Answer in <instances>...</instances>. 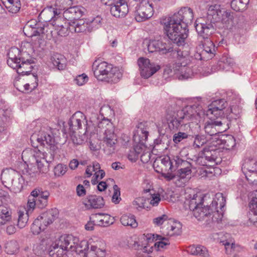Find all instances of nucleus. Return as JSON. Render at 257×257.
<instances>
[{"label": "nucleus", "instance_id": "1", "mask_svg": "<svg viewBox=\"0 0 257 257\" xmlns=\"http://www.w3.org/2000/svg\"><path fill=\"white\" fill-rule=\"evenodd\" d=\"M30 140L33 147L37 148L39 144L49 149L50 152L47 154L38 149H26L23 152V161L37 166V170L29 168L23 172L24 175L29 178L35 177L39 173H46L49 171L48 164L54 160L58 150V143L50 128H42L38 134H33Z\"/></svg>", "mask_w": 257, "mask_h": 257}, {"label": "nucleus", "instance_id": "2", "mask_svg": "<svg viewBox=\"0 0 257 257\" xmlns=\"http://www.w3.org/2000/svg\"><path fill=\"white\" fill-rule=\"evenodd\" d=\"M193 19L192 10L188 7L181 9L170 17L162 18L164 33L168 38L178 46H183L188 36V25Z\"/></svg>", "mask_w": 257, "mask_h": 257}, {"label": "nucleus", "instance_id": "3", "mask_svg": "<svg viewBox=\"0 0 257 257\" xmlns=\"http://www.w3.org/2000/svg\"><path fill=\"white\" fill-rule=\"evenodd\" d=\"M193 102L194 104L188 105L177 112L167 111L166 118L170 127L183 130L182 127L187 125L190 121L198 123L201 121L205 115L201 98H194Z\"/></svg>", "mask_w": 257, "mask_h": 257}, {"label": "nucleus", "instance_id": "4", "mask_svg": "<svg viewBox=\"0 0 257 257\" xmlns=\"http://www.w3.org/2000/svg\"><path fill=\"white\" fill-rule=\"evenodd\" d=\"M92 70L95 78L108 83H117L122 74L117 67L104 61H95L92 64Z\"/></svg>", "mask_w": 257, "mask_h": 257}, {"label": "nucleus", "instance_id": "5", "mask_svg": "<svg viewBox=\"0 0 257 257\" xmlns=\"http://www.w3.org/2000/svg\"><path fill=\"white\" fill-rule=\"evenodd\" d=\"M23 55L20 50L15 47H12L8 53V65L22 75L29 74L33 68L32 65L33 61L26 59Z\"/></svg>", "mask_w": 257, "mask_h": 257}, {"label": "nucleus", "instance_id": "6", "mask_svg": "<svg viewBox=\"0 0 257 257\" xmlns=\"http://www.w3.org/2000/svg\"><path fill=\"white\" fill-rule=\"evenodd\" d=\"M79 238L72 234H64L51 246L49 254L52 257H61L65 251H74Z\"/></svg>", "mask_w": 257, "mask_h": 257}, {"label": "nucleus", "instance_id": "7", "mask_svg": "<svg viewBox=\"0 0 257 257\" xmlns=\"http://www.w3.org/2000/svg\"><path fill=\"white\" fill-rule=\"evenodd\" d=\"M98 127L104 130L103 141L104 151L108 155L114 152L117 142L116 135L114 133V127L108 119H103L98 123Z\"/></svg>", "mask_w": 257, "mask_h": 257}, {"label": "nucleus", "instance_id": "8", "mask_svg": "<svg viewBox=\"0 0 257 257\" xmlns=\"http://www.w3.org/2000/svg\"><path fill=\"white\" fill-rule=\"evenodd\" d=\"M177 156L170 158L168 156L160 157L157 158L153 163V167L155 171L160 173L168 180H171L175 178V162Z\"/></svg>", "mask_w": 257, "mask_h": 257}, {"label": "nucleus", "instance_id": "9", "mask_svg": "<svg viewBox=\"0 0 257 257\" xmlns=\"http://www.w3.org/2000/svg\"><path fill=\"white\" fill-rule=\"evenodd\" d=\"M177 59L173 65L174 72L177 75L179 80L187 79L191 78L194 74L191 68L189 66L190 61L189 57L184 55L181 50L175 52Z\"/></svg>", "mask_w": 257, "mask_h": 257}, {"label": "nucleus", "instance_id": "10", "mask_svg": "<svg viewBox=\"0 0 257 257\" xmlns=\"http://www.w3.org/2000/svg\"><path fill=\"white\" fill-rule=\"evenodd\" d=\"M221 154L220 149L217 147V144H213L212 146L203 149L202 156L198 161L201 163L204 161L203 166H214L221 162Z\"/></svg>", "mask_w": 257, "mask_h": 257}, {"label": "nucleus", "instance_id": "11", "mask_svg": "<svg viewBox=\"0 0 257 257\" xmlns=\"http://www.w3.org/2000/svg\"><path fill=\"white\" fill-rule=\"evenodd\" d=\"M68 123L69 128L72 132L81 128L82 124L85 126V133H92L95 128L94 124H91V122H87L85 116L80 111H77L73 114Z\"/></svg>", "mask_w": 257, "mask_h": 257}, {"label": "nucleus", "instance_id": "12", "mask_svg": "<svg viewBox=\"0 0 257 257\" xmlns=\"http://www.w3.org/2000/svg\"><path fill=\"white\" fill-rule=\"evenodd\" d=\"M225 203V198L222 193H219L215 195L211 204L209 206L211 215L208 217L209 220L211 218L212 221L217 222L221 220L223 217V208Z\"/></svg>", "mask_w": 257, "mask_h": 257}, {"label": "nucleus", "instance_id": "13", "mask_svg": "<svg viewBox=\"0 0 257 257\" xmlns=\"http://www.w3.org/2000/svg\"><path fill=\"white\" fill-rule=\"evenodd\" d=\"M229 12L221 10L218 5H211L207 8V17L203 18L215 24L221 21L226 22L231 17Z\"/></svg>", "mask_w": 257, "mask_h": 257}, {"label": "nucleus", "instance_id": "14", "mask_svg": "<svg viewBox=\"0 0 257 257\" xmlns=\"http://www.w3.org/2000/svg\"><path fill=\"white\" fill-rule=\"evenodd\" d=\"M162 39H145L143 42L150 53L158 52L161 54H166L173 51L171 44L166 43Z\"/></svg>", "mask_w": 257, "mask_h": 257}, {"label": "nucleus", "instance_id": "15", "mask_svg": "<svg viewBox=\"0 0 257 257\" xmlns=\"http://www.w3.org/2000/svg\"><path fill=\"white\" fill-rule=\"evenodd\" d=\"M195 27L199 37L203 39H209L216 30L214 24L202 18L197 19Z\"/></svg>", "mask_w": 257, "mask_h": 257}, {"label": "nucleus", "instance_id": "16", "mask_svg": "<svg viewBox=\"0 0 257 257\" xmlns=\"http://www.w3.org/2000/svg\"><path fill=\"white\" fill-rule=\"evenodd\" d=\"M227 102L223 99H217L213 101L208 110V114L209 113L213 114L217 118L220 117L225 118L230 112L233 113L232 108H227Z\"/></svg>", "mask_w": 257, "mask_h": 257}, {"label": "nucleus", "instance_id": "17", "mask_svg": "<svg viewBox=\"0 0 257 257\" xmlns=\"http://www.w3.org/2000/svg\"><path fill=\"white\" fill-rule=\"evenodd\" d=\"M153 4L148 0L137 5L135 11V18L137 22L145 21L153 15Z\"/></svg>", "mask_w": 257, "mask_h": 257}, {"label": "nucleus", "instance_id": "18", "mask_svg": "<svg viewBox=\"0 0 257 257\" xmlns=\"http://www.w3.org/2000/svg\"><path fill=\"white\" fill-rule=\"evenodd\" d=\"M226 122L225 118H220L216 120L210 119L205 122L204 129L206 134L208 135L215 136L218 134L224 132L228 128Z\"/></svg>", "mask_w": 257, "mask_h": 257}, {"label": "nucleus", "instance_id": "19", "mask_svg": "<svg viewBox=\"0 0 257 257\" xmlns=\"http://www.w3.org/2000/svg\"><path fill=\"white\" fill-rule=\"evenodd\" d=\"M111 14L116 18H124L128 12L126 0H110L108 2Z\"/></svg>", "mask_w": 257, "mask_h": 257}, {"label": "nucleus", "instance_id": "20", "mask_svg": "<svg viewBox=\"0 0 257 257\" xmlns=\"http://www.w3.org/2000/svg\"><path fill=\"white\" fill-rule=\"evenodd\" d=\"M141 75L144 78H148L160 69L159 65L151 63L147 58H140L138 61Z\"/></svg>", "mask_w": 257, "mask_h": 257}, {"label": "nucleus", "instance_id": "21", "mask_svg": "<svg viewBox=\"0 0 257 257\" xmlns=\"http://www.w3.org/2000/svg\"><path fill=\"white\" fill-rule=\"evenodd\" d=\"M144 124L141 123L139 124L138 127L136 132L134 135V140L136 143H138L139 144L136 145L133 150H134L136 153L140 156L144 153V149L145 146L142 144L143 141H146L148 136V132L146 128H143Z\"/></svg>", "mask_w": 257, "mask_h": 257}, {"label": "nucleus", "instance_id": "22", "mask_svg": "<svg viewBox=\"0 0 257 257\" xmlns=\"http://www.w3.org/2000/svg\"><path fill=\"white\" fill-rule=\"evenodd\" d=\"M173 162H175V171L178 168H180L178 171L177 173H175L176 176H177L180 179H189L190 178L191 173V164L186 161L182 159L179 156L176 157Z\"/></svg>", "mask_w": 257, "mask_h": 257}, {"label": "nucleus", "instance_id": "23", "mask_svg": "<svg viewBox=\"0 0 257 257\" xmlns=\"http://www.w3.org/2000/svg\"><path fill=\"white\" fill-rule=\"evenodd\" d=\"M242 171L246 179L250 183H253L252 176H257V161L255 159H246L242 164Z\"/></svg>", "mask_w": 257, "mask_h": 257}, {"label": "nucleus", "instance_id": "24", "mask_svg": "<svg viewBox=\"0 0 257 257\" xmlns=\"http://www.w3.org/2000/svg\"><path fill=\"white\" fill-rule=\"evenodd\" d=\"M94 243V244L91 245L90 250L84 254V257H105L106 250L104 242L96 238Z\"/></svg>", "mask_w": 257, "mask_h": 257}, {"label": "nucleus", "instance_id": "25", "mask_svg": "<svg viewBox=\"0 0 257 257\" xmlns=\"http://www.w3.org/2000/svg\"><path fill=\"white\" fill-rule=\"evenodd\" d=\"M72 4V0H56L54 6L47 7L42 13L61 14L62 11L68 9Z\"/></svg>", "mask_w": 257, "mask_h": 257}, {"label": "nucleus", "instance_id": "26", "mask_svg": "<svg viewBox=\"0 0 257 257\" xmlns=\"http://www.w3.org/2000/svg\"><path fill=\"white\" fill-rule=\"evenodd\" d=\"M182 224L173 219H169L167 224L163 227L162 232L167 236L178 235L181 233Z\"/></svg>", "mask_w": 257, "mask_h": 257}, {"label": "nucleus", "instance_id": "27", "mask_svg": "<svg viewBox=\"0 0 257 257\" xmlns=\"http://www.w3.org/2000/svg\"><path fill=\"white\" fill-rule=\"evenodd\" d=\"M85 9L82 7H70L64 11L63 17L68 21H72L80 18L84 14Z\"/></svg>", "mask_w": 257, "mask_h": 257}, {"label": "nucleus", "instance_id": "28", "mask_svg": "<svg viewBox=\"0 0 257 257\" xmlns=\"http://www.w3.org/2000/svg\"><path fill=\"white\" fill-rule=\"evenodd\" d=\"M31 195L32 197H35V199L37 200V205L39 208H43L47 206L50 195L48 191H43L41 188H36L31 192Z\"/></svg>", "mask_w": 257, "mask_h": 257}, {"label": "nucleus", "instance_id": "29", "mask_svg": "<svg viewBox=\"0 0 257 257\" xmlns=\"http://www.w3.org/2000/svg\"><path fill=\"white\" fill-rule=\"evenodd\" d=\"M90 219L95 221L96 225L103 227L108 226L114 222V219L109 215L100 213L92 214Z\"/></svg>", "mask_w": 257, "mask_h": 257}, {"label": "nucleus", "instance_id": "30", "mask_svg": "<svg viewBox=\"0 0 257 257\" xmlns=\"http://www.w3.org/2000/svg\"><path fill=\"white\" fill-rule=\"evenodd\" d=\"M58 211L56 209H52L46 212L42 213L37 218L40 220L43 225H45V228L51 224L54 220L58 217Z\"/></svg>", "mask_w": 257, "mask_h": 257}, {"label": "nucleus", "instance_id": "31", "mask_svg": "<svg viewBox=\"0 0 257 257\" xmlns=\"http://www.w3.org/2000/svg\"><path fill=\"white\" fill-rule=\"evenodd\" d=\"M84 204L88 209L101 208L104 205V201L101 196L95 195H89L85 201Z\"/></svg>", "mask_w": 257, "mask_h": 257}, {"label": "nucleus", "instance_id": "32", "mask_svg": "<svg viewBox=\"0 0 257 257\" xmlns=\"http://www.w3.org/2000/svg\"><path fill=\"white\" fill-rule=\"evenodd\" d=\"M145 239L148 242H153L155 240H159L155 243V245L157 246L158 248H164L165 246L170 244L168 239L162 235L158 234H155L152 233H148L145 235Z\"/></svg>", "mask_w": 257, "mask_h": 257}, {"label": "nucleus", "instance_id": "33", "mask_svg": "<svg viewBox=\"0 0 257 257\" xmlns=\"http://www.w3.org/2000/svg\"><path fill=\"white\" fill-rule=\"evenodd\" d=\"M16 177H19L18 172L12 169H6L2 171L1 179L3 184L8 188Z\"/></svg>", "mask_w": 257, "mask_h": 257}, {"label": "nucleus", "instance_id": "34", "mask_svg": "<svg viewBox=\"0 0 257 257\" xmlns=\"http://www.w3.org/2000/svg\"><path fill=\"white\" fill-rule=\"evenodd\" d=\"M43 15H48L50 16V19L49 20L50 24L54 27L55 30L58 28H60L65 24H68L70 22L66 20L64 17L60 16L61 14H54L51 13H42Z\"/></svg>", "mask_w": 257, "mask_h": 257}, {"label": "nucleus", "instance_id": "35", "mask_svg": "<svg viewBox=\"0 0 257 257\" xmlns=\"http://www.w3.org/2000/svg\"><path fill=\"white\" fill-rule=\"evenodd\" d=\"M70 31L85 33L91 32L88 21L85 22L82 20L76 22H73L70 27Z\"/></svg>", "mask_w": 257, "mask_h": 257}, {"label": "nucleus", "instance_id": "36", "mask_svg": "<svg viewBox=\"0 0 257 257\" xmlns=\"http://www.w3.org/2000/svg\"><path fill=\"white\" fill-rule=\"evenodd\" d=\"M96 238H91L88 241L86 240H82L80 242L79 241L78 243L76 244V249L74 251L80 255L81 254H82L84 257V254L87 253L89 247H90L92 244H94V241H95Z\"/></svg>", "mask_w": 257, "mask_h": 257}, {"label": "nucleus", "instance_id": "37", "mask_svg": "<svg viewBox=\"0 0 257 257\" xmlns=\"http://www.w3.org/2000/svg\"><path fill=\"white\" fill-rule=\"evenodd\" d=\"M250 213L248 221L250 223H257V190L254 193V196L250 201L249 205Z\"/></svg>", "mask_w": 257, "mask_h": 257}, {"label": "nucleus", "instance_id": "38", "mask_svg": "<svg viewBox=\"0 0 257 257\" xmlns=\"http://www.w3.org/2000/svg\"><path fill=\"white\" fill-rule=\"evenodd\" d=\"M18 222L17 225L20 228H23L26 226L30 214L27 212V209L24 207H21L19 208L17 212Z\"/></svg>", "mask_w": 257, "mask_h": 257}, {"label": "nucleus", "instance_id": "39", "mask_svg": "<svg viewBox=\"0 0 257 257\" xmlns=\"http://www.w3.org/2000/svg\"><path fill=\"white\" fill-rule=\"evenodd\" d=\"M203 198L197 194H194L192 198L188 199L185 202V204L188 206L189 209L193 212L197 208L202 206Z\"/></svg>", "mask_w": 257, "mask_h": 257}, {"label": "nucleus", "instance_id": "40", "mask_svg": "<svg viewBox=\"0 0 257 257\" xmlns=\"http://www.w3.org/2000/svg\"><path fill=\"white\" fill-rule=\"evenodd\" d=\"M53 65L58 70H64L66 66V59L65 57L58 53L54 54L51 57Z\"/></svg>", "mask_w": 257, "mask_h": 257}, {"label": "nucleus", "instance_id": "41", "mask_svg": "<svg viewBox=\"0 0 257 257\" xmlns=\"http://www.w3.org/2000/svg\"><path fill=\"white\" fill-rule=\"evenodd\" d=\"M187 252L192 255H200L202 257H208L209 254L206 247L203 246L194 245L190 246L187 248Z\"/></svg>", "mask_w": 257, "mask_h": 257}, {"label": "nucleus", "instance_id": "42", "mask_svg": "<svg viewBox=\"0 0 257 257\" xmlns=\"http://www.w3.org/2000/svg\"><path fill=\"white\" fill-rule=\"evenodd\" d=\"M194 217L197 218L198 220H201L210 217L211 215V212H210L209 206L206 207L200 206L195 209V211L193 212Z\"/></svg>", "mask_w": 257, "mask_h": 257}, {"label": "nucleus", "instance_id": "43", "mask_svg": "<svg viewBox=\"0 0 257 257\" xmlns=\"http://www.w3.org/2000/svg\"><path fill=\"white\" fill-rule=\"evenodd\" d=\"M12 219V212L11 209L0 205V224H5Z\"/></svg>", "mask_w": 257, "mask_h": 257}, {"label": "nucleus", "instance_id": "44", "mask_svg": "<svg viewBox=\"0 0 257 257\" xmlns=\"http://www.w3.org/2000/svg\"><path fill=\"white\" fill-rule=\"evenodd\" d=\"M120 221L122 225L125 226H130L132 228H136L138 226L136 217L133 214L123 215L120 217Z\"/></svg>", "mask_w": 257, "mask_h": 257}, {"label": "nucleus", "instance_id": "45", "mask_svg": "<svg viewBox=\"0 0 257 257\" xmlns=\"http://www.w3.org/2000/svg\"><path fill=\"white\" fill-rule=\"evenodd\" d=\"M203 43V51L202 54H207L209 55L208 58H211L214 56L215 52V46L212 41L210 39H204Z\"/></svg>", "mask_w": 257, "mask_h": 257}, {"label": "nucleus", "instance_id": "46", "mask_svg": "<svg viewBox=\"0 0 257 257\" xmlns=\"http://www.w3.org/2000/svg\"><path fill=\"white\" fill-rule=\"evenodd\" d=\"M32 79L34 81L33 82L31 83H27L23 84L22 86H19L17 85V88L20 91L22 92H24L25 91H30L35 89L38 85V78L37 75H35L34 74L31 75Z\"/></svg>", "mask_w": 257, "mask_h": 257}, {"label": "nucleus", "instance_id": "47", "mask_svg": "<svg viewBox=\"0 0 257 257\" xmlns=\"http://www.w3.org/2000/svg\"><path fill=\"white\" fill-rule=\"evenodd\" d=\"M24 180L23 176L19 174V177H16L14 179V181L11 182L8 188H11V190L16 193L20 192L23 187Z\"/></svg>", "mask_w": 257, "mask_h": 257}, {"label": "nucleus", "instance_id": "48", "mask_svg": "<svg viewBox=\"0 0 257 257\" xmlns=\"http://www.w3.org/2000/svg\"><path fill=\"white\" fill-rule=\"evenodd\" d=\"M249 2V0H232L231 2V8L236 11L240 12L244 11Z\"/></svg>", "mask_w": 257, "mask_h": 257}, {"label": "nucleus", "instance_id": "49", "mask_svg": "<svg viewBox=\"0 0 257 257\" xmlns=\"http://www.w3.org/2000/svg\"><path fill=\"white\" fill-rule=\"evenodd\" d=\"M39 24H35L34 25L31 24H28L24 28V29L27 30L30 27L34 29V35H36L37 34L40 35V34H45L48 32V25H43V26H39Z\"/></svg>", "mask_w": 257, "mask_h": 257}, {"label": "nucleus", "instance_id": "50", "mask_svg": "<svg viewBox=\"0 0 257 257\" xmlns=\"http://www.w3.org/2000/svg\"><path fill=\"white\" fill-rule=\"evenodd\" d=\"M209 145L210 143H209L206 138L203 135H196L194 137L193 147L194 149L200 148L205 144Z\"/></svg>", "mask_w": 257, "mask_h": 257}, {"label": "nucleus", "instance_id": "51", "mask_svg": "<svg viewBox=\"0 0 257 257\" xmlns=\"http://www.w3.org/2000/svg\"><path fill=\"white\" fill-rule=\"evenodd\" d=\"M102 19L99 16H97L91 19L88 20L89 27L90 31L95 30L101 27Z\"/></svg>", "mask_w": 257, "mask_h": 257}, {"label": "nucleus", "instance_id": "52", "mask_svg": "<svg viewBox=\"0 0 257 257\" xmlns=\"http://www.w3.org/2000/svg\"><path fill=\"white\" fill-rule=\"evenodd\" d=\"M45 225H43L37 218L36 219L31 225V229L34 234H38L41 231L45 229Z\"/></svg>", "mask_w": 257, "mask_h": 257}, {"label": "nucleus", "instance_id": "53", "mask_svg": "<svg viewBox=\"0 0 257 257\" xmlns=\"http://www.w3.org/2000/svg\"><path fill=\"white\" fill-rule=\"evenodd\" d=\"M223 142L224 148L228 150H233L236 146L235 140L231 135L226 136L225 139L223 140Z\"/></svg>", "mask_w": 257, "mask_h": 257}, {"label": "nucleus", "instance_id": "54", "mask_svg": "<svg viewBox=\"0 0 257 257\" xmlns=\"http://www.w3.org/2000/svg\"><path fill=\"white\" fill-rule=\"evenodd\" d=\"M5 248L8 253L14 254L18 250V243L16 240L9 241L6 244Z\"/></svg>", "mask_w": 257, "mask_h": 257}, {"label": "nucleus", "instance_id": "55", "mask_svg": "<svg viewBox=\"0 0 257 257\" xmlns=\"http://www.w3.org/2000/svg\"><path fill=\"white\" fill-rule=\"evenodd\" d=\"M12 3H8L6 8L8 11L13 13H17L21 8V3L19 0H13Z\"/></svg>", "mask_w": 257, "mask_h": 257}, {"label": "nucleus", "instance_id": "56", "mask_svg": "<svg viewBox=\"0 0 257 257\" xmlns=\"http://www.w3.org/2000/svg\"><path fill=\"white\" fill-rule=\"evenodd\" d=\"M234 64V60L230 57L224 56L222 58L221 61L219 63V65H223V69L226 71L229 70V68L231 67Z\"/></svg>", "mask_w": 257, "mask_h": 257}, {"label": "nucleus", "instance_id": "57", "mask_svg": "<svg viewBox=\"0 0 257 257\" xmlns=\"http://www.w3.org/2000/svg\"><path fill=\"white\" fill-rule=\"evenodd\" d=\"M67 171V166L62 164L57 165L54 168V173L56 177L63 176Z\"/></svg>", "mask_w": 257, "mask_h": 257}, {"label": "nucleus", "instance_id": "58", "mask_svg": "<svg viewBox=\"0 0 257 257\" xmlns=\"http://www.w3.org/2000/svg\"><path fill=\"white\" fill-rule=\"evenodd\" d=\"M163 198V195H161L160 193H154L151 195L150 200V204L153 206H157L161 200Z\"/></svg>", "mask_w": 257, "mask_h": 257}, {"label": "nucleus", "instance_id": "59", "mask_svg": "<svg viewBox=\"0 0 257 257\" xmlns=\"http://www.w3.org/2000/svg\"><path fill=\"white\" fill-rule=\"evenodd\" d=\"M113 193L112 197V201L115 204L118 203L121 200L120 189L117 185L113 186Z\"/></svg>", "mask_w": 257, "mask_h": 257}, {"label": "nucleus", "instance_id": "60", "mask_svg": "<svg viewBox=\"0 0 257 257\" xmlns=\"http://www.w3.org/2000/svg\"><path fill=\"white\" fill-rule=\"evenodd\" d=\"M146 199L144 197H138L135 199L133 202L134 207L138 210H140L145 208V203Z\"/></svg>", "mask_w": 257, "mask_h": 257}, {"label": "nucleus", "instance_id": "61", "mask_svg": "<svg viewBox=\"0 0 257 257\" xmlns=\"http://www.w3.org/2000/svg\"><path fill=\"white\" fill-rule=\"evenodd\" d=\"M36 201L37 200L35 199V197H32L31 195L29 197L27 203V208H26L27 212H28V214L31 213L35 209L36 205H37Z\"/></svg>", "mask_w": 257, "mask_h": 257}, {"label": "nucleus", "instance_id": "62", "mask_svg": "<svg viewBox=\"0 0 257 257\" xmlns=\"http://www.w3.org/2000/svg\"><path fill=\"white\" fill-rule=\"evenodd\" d=\"M71 25L70 23L68 24H65L60 28L55 29L57 31L58 35L61 36H66L68 35L69 30L70 31V27Z\"/></svg>", "mask_w": 257, "mask_h": 257}, {"label": "nucleus", "instance_id": "63", "mask_svg": "<svg viewBox=\"0 0 257 257\" xmlns=\"http://www.w3.org/2000/svg\"><path fill=\"white\" fill-rule=\"evenodd\" d=\"M188 136L186 133L179 132L173 135V140L175 143L178 144L183 140L188 138Z\"/></svg>", "mask_w": 257, "mask_h": 257}, {"label": "nucleus", "instance_id": "64", "mask_svg": "<svg viewBox=\"0 0 257 257\" xmlns=\"http://www.w3.org/2000/svg\"><path fill=\"white\" fill-rule=\"evenodd\" d=\"M88 81V77L87 75L83 73L77 75L74 79L76 84L79 86H82L85 84Z\"/></svg>", "mask_w": 257, "mask_h": 257}]
</instances>
